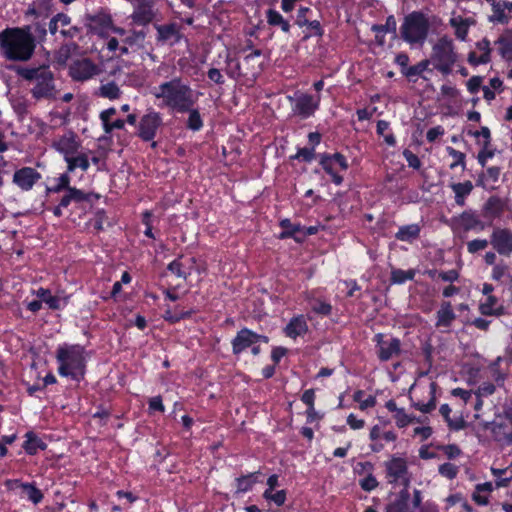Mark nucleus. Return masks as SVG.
Returning a JSON list of instances; mask_svg holds the SVG:
<instances>
[{"label": "nucleus", "mask_w": 512, "mask_h": 512, "mask_svg": "<svg viewBox=\"0 0 512 512\" xmlns=\"http://www.w3.org/2000/svg\"><path fill=\"white\" fill-rule=\"evenodd\" d=\"M154 0H138L132 14V19L135 23L145 25L154 19Z\"/></svg>", "instance_id": "nucleus-17"}, {"label": "nucleus", "mask_w": 512, "mask_h": 512, "mask_svg": "<svg viewBox=\"0 0 512 512\" xmlns=\"http://www.w3.org/2000/svg\"><path fill=\"white\" fill-rule=\"evenodd\" d=\"M419 234L420 226L418 224H410L400 227L395 237L400 241L412 242L419 237Z\"/></svg>", "instance_id": "nucleus-31"}, {"label": "nucleus", "mask_w": 512, "mask_h": 512, "mask_svg": "<svg viewBox=\"0 0 512 512\" xmlns=\"http://www.w3.org/2000/svg\"><path fill=\"white\" fill-rule=\"evenodd\" d=\"M319 105V100L310 95H301L296 99L294 112L303 118L311 116Z\"/></svg>", "instance_id": "nucleus-20"}, {"label": "nucleus", "mask_w": 512, "mask_h": 512, "mask_svg": "<svg viewBox=\"0 0 512 512\" xmlns=\"http://www.w3.org/2000/svg\"><path fill=\"white\" fill-rule=\"evenodd\" d=\"M157 40L173 45L180 39V31L176 24L157 25Z\"/></svg>", "instance_id": "nucleus-24"}, {"label": "nucleus", "mask_w": 512, "mask_h": 512, "mask_svg": "<svg viewBox=\"0 0 512 512\" xmlns=\"http://www.w3.org/2000/svg\"><path fill=\"white\" fill-rule=\"evenodd\" d=\"M97 95L103 98H107L109 100H115L120 98L121 90L115 82L111 81L102 84L98 88Z\"/></svg>", "instance_id": "nucleus-32"}, {"label": "nucleus", "mask_w": 512, "mask_h": 512, "mask_svg": "<svg viewBox=\"0 0 512 512\" xmlns=\"http://www.w3.org/2000/svg\"><path fill=\"white\" fill-rule=\"evenodd\" d=\"M430 29L428 18L421 12L408 14L401 24V38L410 46H423Z\"/></svg>", "instance_id": "nucleus-4"}, {"label": "nucleus", "mask_w": 512, "mask_h": 512, "mask_svg": "<svg viewBox=\"0 0 512 512\" xmlns=\"http://www.w3.org/2000/svg\"><path fill=\"white\" fill-rule=\"evenodd\" d=\"M439 411L440 414L444 417L450 429L458 431L465 427V421L462 418L452 419L450 417L451 408L449 407L448 404L441 405Z\"/></svg>", "instance_id": "nucleus-35"}, {"label": "nucleus", "mask_w": 512, "mask_h": 512, "mask_svg": "<svg viewBox=\"0 0 512 512\" xmlns=\"http://www.w3.org/2000/svg\"><path fill=\"white\" fill-rule=\"evenodd\" d=\"M163 119L159 112L149 110L138 123V136L143 141H152L158 129L162 126Z\"/></svg>", "instance_id": "nucleus-8"}, {"label": "nucleus", "mask_w": 512, "mask_h": 512, "mask_svg": "<svg viewBox=\"0 0 512 512\" xmlns=\"http://www.w3.org/2000/svg\"><path fill=\"white\" fill-rule=\"evenodd\" d=\"M359 485L364 491L370 492L377 488L378 481L372 474H368L366 477L359 481Z\"/></svg>", "instance_id": "nucleus-55"}, {"label": "nucleus", "mask_w": 512, "mask_h": 512, "mask_svg": "<svg viewBox=\"0 0 512 512\" xmlns=\"http://www.w3.org/2000/svg\"><path fill=\"white\" fill-rule=\"evenodd\" d=\"M501 57L506 61H512V37L502 35L496 41Z\"/></svg>", "instance_id": "nucleus-34"}, {"label": "nucleus", "mask_w": 512, "mask_h": 512, "mask_svg": "<svg viewBox=\"0 0 512 512\" xmlns=\"http://www.w3.org/2000/svg\"><path fill=\"white\" fill-rule=\"evenodd\" d=\"M500 170L497 167H489L486 173L479 177L477 185L486 188V181L492 180L493 182L498 181Z\"/></svg>", "instance_id": "nucleus-48"}, {"label": "nucleus", "mask_w": 512, "mask_h": 512, "mask_svg": "<svg viewBox=\"0 0 512 512\" xmlns=\"http://www.w3.org/2000/svg\"><path fill=\"white\" fill-rule=\"evenodd\" d=\"M6 486L11 490L20 488L25 496L34 504L40 503L43 499L42 492L32 484L21 483L19 480H8Z\"/></svg>", "instance_id": "nucleus-21"}, {"label": "nucleus", "mask_w": 512, "mask_h": 512, "mask_svg": "<svg viewBox=\"0 0 512 512\" xmlns=\"http://www.w3.org/2000/svg\"><path fill=\"white\" fill-rule=\"evenodd\" d=\"M308 331V325L303 316H297L290 320L285 328V333L290 338L304 335Z\"/></svg>", "instance_id": "nucleus-26"}, {"label": "nucleus", "mask_w": 512, "mask_h": 512, "mask_svg": "<svg viewBox=\"0 0 512 512\" xmlns=\"http://www.w3.org/2000/svg\"><path fill=\"white\" fill-rule=\"evenodd\" d=\"M114 34L115 36L107 37L106 48L116 58L128 55L131 50L139 47L145 38L141 31H127L124 28H115Z\"/></svg>", "instance_id": "nucleus-5"}, {"label": "nucleus", "mask_w": 512, "mask_h": 512, "mask_svg": "<svg viewBox=\"0 0 512 512\" xmlns=\"http://www.w3.org/2000/svg\"><path fill=\"white\" fill-rule=\"evenodd\" d=\"M489 242L486 239H474L467 243V250L469 253L474 254L478 251L487 248Z\"/></svg>", "instance_id": "nucleus-54"}, {"label": "nucleus", "mask_w": 512, "mask_h": 512, "mask_svg": "<svg viewBox=\"0 0 512 512\" xmlns=\"http://www.w3.org/2000/svg\"><path fill=\"white\" fill-rule=\"evenodd\" d=\"M320 164L329 175L336 173L335 164L329 154L321 155Z\"/></svg>", "instance_id": "nucleus-58"}, {"label": "nucleus", "mask_w": 512, "mask_h": 512, "mask_svg": "<svg viewBox=\"0 0 512 512\" xmlns=\"http://www.w3.org/2000/svg\"><path fill=\"white\" fill-rule=\"evenodd\" d=\"M41 178V174L32 167H23L15 171L13 183L23 191H29Z\"/></svg>", "instance_id": "nucleus-15"}, {"label": "nucleus", "mask_w": 512, "mask_h": 512, "mask_svg": "<svg viewBox=\"0 0 512 512\" xmlns=\"http://www.w3.org/2000/svg\"><path fill=\"white\" fill-rule=\"evenodd\" d=\"M479 310L483 315H501L503 308L498 305V300L495 296L489 295L485 301L480 303Z\"/></svg>", "instance_id": "nucleus-30"}, {"label": "nucleus", "mask_w": 512, "mask_h": 512, "mask_svg": "<svg viewBox=\"0 0 512 512\" xmlns=\"http://www.w3.org/2000/svg\"><path fill=\"white\" fill-rule=\"evenodd\" d=\"M394 419L397 427L404 428L414 421V417L408 415L403 408H400L395 414Z\"/></svg>", "instance_id": "nucleus-52"}, {"label": "nucleus", "mask_w": 512, "mask_h": 512, "mask_svg": "<svg viewBox=\"0 0 512 512\" xmlns=\"http://www.w3.org/2000/svg\"><path fill=\"white\" fill-rule=\"evenodd\" d=\"M99 73V67L88 58L78 59L69 67L70 76L77 81L88 80Z\"/></svg>", "instance_id": "nucleus-10"}, {"label": "nucleus", "mask_w": 512, "mask_h": 512, "mask_svg": "<svg viewBox=\"0 0 512 512\" xmlns=\"http://www.w3.org/2000/svg\"><path fill=\"white\" fill-rule=\"evenodd\" d=\"M151 94L160 101L159 106L179 113L190 110L197 101L195 92L179 77L154 87Z\"/></svg>", "instance_id": "nucleus-1"}, {"label": "nucleus", "mask_w": 512, "mask_h": 512, "mask_svg": "<svg viewBox=\"0 0 512 512\" xmlns=\"http://www.w3.org/2000/svg\"><path fill=\"white\" fill-rule=\"evenodd\" d=\"M377 354L381 361H388L400 353V340L397 338L385 339L382 334L375 336Z\"/></svg>", "instance_id": "nucleus-14"}, {"label": "nucleus", "mask_w": 512, "mask_h": 512, "mask_svg": "<svg viewBox=\"0 0 512 512\" xmlns=\"http://www.w3.org/2000/svg\"><path fill=\"white\" fill-rule=\"evenodd\" d=\"M403 155L408 163V165L414 169H419L420 166H421V162H420V159L417 157V155H415L414 153H412L411 151L409 150H405L403 152Z\"/></svg>", "instance_id": "nucleus-63"}, {"label": "nucleus", "mask_w": 512, "mask_h": 512, "mask_svg": "<svg viewBox=\"0 0 512 512\" xmlns=\"http://www.w3.org/2000/svg\"><path fill=\"white\" fill-rule=\"evenodd\" d=\"M281 227L284 229V231L280 234V238H287V237H295L298 233H301L302 226L298 224H293L289 219H284L281 221Z\"/></svg>", "instance_id": "nucleus-44"}, {"label": "nucleus", "mask_w": 512, "mask_h": 512, "mask_svg": "<svg viewBox=\"0 0 512 512\" xmlns=\"http://www.w3.org/2000/svg\"><path fill=\"white\" fill-rule=\"evenodd\" d=\"M455 319L456 314L453 311L451 303L449 301L442 302L438 311L436 312L435 326L437 328L448 329Z\"/></svg>", "instance_id": "nucleus-22"}, {"label": "nucleus", "mask_w": 512, "mask_h": 512, "mask_svg": "<svg viewBox=\"0 0 512 512\" xmlns=\"http://www.w3.org/2000/svg\"><path fill=\"white\" fill-rule=\"evenodd\" d=\"M70 187V177L68 174H62L57 179V184L54 188H52V191L54 192H60L63 189L69 190Z\"/></svg>", "instance_id": "nucleus-59"}, {"label": "nucleus", "mask_w": 512, "mask_h": 512, "mask_svg": "<svg viewBox=\"0 0 512 512\" xmlns=\"http://www.w3.org/2000/svg\"><path fill=\"white\" fill-rule=\"evenodd\" d=\"M409 500L410 494L408 489L403 488L395 495V498L386 505L385 512H411Z\"/></svg>", "instance_id": "nucleus-23"}, {"label": "nucleus", "mask_w": 512, "mask_h": 512, "mask_svg": "<svg viewBox=\"0 0 512 512\" xmlns=\"http://www.w3.org/2000/svg\"><path fill=\"white\" fill-rule=\"evenodd\" d=\"M453 223L457 229L470 231L474 229L482 230L484 225L479 217L472 211H465L458 217L453 218Z\"/></svg>", "instance_id": "nucleus-19"}, {"label": "nucleus", "mask_w": 512, "mask_h": 512, "mask_svg": "<svg viewBox=\"0 0 512 512\" xmlns=\"http://www.w3.org/2000/svg\"><path fill=\"white\" fill-rule=\"evenodd\" d=\"M116 113L114 108H109L100 113V119L103 125V129L106 133H111L114 129H123L125 122L118 119L114 122H110V118Z\"/></svg>", "instance_id": "nucleus-29"}, {"label": "nucleus", "mask_w": 512, "mask_h": 512, "mask_svg": "<svg viewBox=\"0 0 512 512\" xmlns=\"http://www.w3.org/2000/svg\"><path fill=\"white\" fill-rule=\"evenodd\" d=\"M88 21L89 29L105 38L109 37L110 33H114L115 28H118L113 24L111 16L103 12L89 16Z\"/></svg>", "instance_id": "nucleus-12"}, {"label": "nucleus", "mask_w": 512, "mask_h": 512, "mask_svg": "<svg viewBox=\"0 0 512 512\" xmlns=\"http://www.w3.org/2000/svg\"><path fill=\"white\" fill-rule=\"evenodd\" d=\"M429 61L434 68L443 75L450 74L453 66L457 62V54L453 40L447 35L438 38L432 46Z\"/></svg>", "instance_id": "nucleus-6"}, {"label": "nucleus", "mask_w": 512, "mask_h": 512, "mask_svg": "<svg viewBox=\"0 0 512 512\" xmlns=\"http://www.w3.org/2000/svg\"><path fill=\"white\" fill-rule=\"evenodd\" d=\"M46 69L47 68H43V67L34 68V69H25V70L21 71V75L23 78H25L27 80L36 82Z\"/></svg>", "instance_id": "nucleus-56"}, {"label": "nucleus", "mask_w": 512, "mask_h": 512, "mask_svg": "<svg viewBox=\"0 0 512 512\" xmlns=\"http://www.w3.org/2000/svg\"><path fill=\"white\" fill-rule=\"evenodd\" d=\"M435 391H436V385L435 383H431L429 386L428 394L430 396V399L427 403L422 402H415L413 405L416 409L421 411L422 413H429L436 407V401H435Z\"/></svg>", "instance_id": "nucleus-39"}, {"label": "nucleus", "mask_w": 512, "mask_h": 512, "mask_svg": "<svg viewBox=\"0 0 512 512\" xmlns=\"http://www.w3.org/2000/svg\"><path fill=\"white\" fill-rule=\"evenodd\" d=\"M312 310L317 314L329 315L331 313L332 307L329 303L316 301L312 306Z\"/></svg>", "instance_id": "nucleus-60"}, {"label": "nucleus", "mask_w": 512, "mask_h": 512, "mask_svg": "<svg viewBox=\"0 0 512 512\" xmlns=\"http://www.w3.org/2000/svg\"><path fill=\"white\" fill-rule=\"evenodd\" d=\"M36 295L40 298L41 303H46L49 308L55 310L60 308V299L53 296L49 290L40 288L37 290Z\"/></svg>", "instance_id": "nucleus-40"}, {"label": "nucleus", "mask_w": 512, "mask_h": 512, "mask_svg": "<svg viewBox=\"0 0 512 512\" xmlns=\"http://www.w3.org/2000/svg\"><path fill=\"white\" fill-rule=\"evenodd\" d=\"M64 160L67 163L68 172H73L77 168L82 171H87L90 167V157L88 153L80 151V149L77 151V154H72Z\"/></svg>", "instance_id": "nucleus-25"}, {"label": "nucleus", "mask_w": 512, "mask_h": 512, "mask_svg": "<svg viewBox=\"0 0 512 512\" xmlns=\"http://www.w3.org/2000/svg\"><path fill=\"white\" fill-rule=\"evenodd\" d=\"M267 23L271 26H278L280 29L288 33L290 30V24L287 20L283 18V16L276 10L269 9L266 12Z\"/></svg>", "instance_id": "nucleus-33"}, {"label": "nucleus", "mask_w": 512, "mask_h": 512, "mask_svg": "<svg viewBox=\"0 0 512 512\" xmlns=\"http://www.w3.org/2000/svg\"><path fill=\"white\" fill-rule=\"evenodd\" d=\"M415 276V271L410 270H401V269H393L391 271V281L394 284H402L407 280H412Z\"/></svg>", "instance_id": "nucleus-43"}, {"label": "nucleus", "mask_w": 512, "mask_h": 512, "mask_svg": "<svg viewBox=\"0 0 512 512\" xmlns=\"http://www.w3.org/2000/svg\"><path fill=\"white\" fill-rule=\"evenodd\" d=\"M259 472L251 473L236 479V490L238 493H245L252 489L257 481Z\"/></svg>", "instance_id": "nucleus-38"}, {"label": "nucleus", "mask_w": 512, "mask_h": 512, "mask_svg": "<svg viewBox=\"0 0 512 512\" xmlns=\"http://www.w3.org/2000/svg\"><path fill=\"white\" fill-rule=\"evenodd\" d=\"M490 243L500 255L509 257L512 254V231L506 228H495L492 231Z\"/></svg>", "instance_id": "nucleus-11"}, {"label": "nucleus", "mask_w": 512, "mask_h": 512, "mask_svg": "<svg viewBox=\"0 0 512 512\" xmlns=\"http://www.w3.org/2000/svg\"><path fill=\"white\" fill-rule=\"evenodd\" d=\"M476 21L472 17H463L455 11L451 13L449 25L454 29L456 38L460 41H465L470 27L474 26Z\"/></svg>", "instance_id": "nucleus-16"}, {"label": "nucleus", "mask_w": 512, "mask_h": 512, "mask_svg": "<svg viewBox=\"0 0 512 512\" xmlns=\"http://www.w3.org/2000/svg\"><path fill=\"white\" fill-rule=\"evenodd\" d=\"M507 266L503 263L494 265L491 273V278L495 281H500L506 274Z\"/></svg>", "instance_id": "nucleus-64"}, {"label": "nucleus", "mask_w": 512, "mask_h": 512, "mask_svg": "<svg viewBox=\"0 0 512 512\" xmlns=\"http://www.w3.org/2000/svg\"><path fill=\"white\" fill-rule=\"evenodd\" d=\"M386 479L389 484L402 485L403 488H408L411 477L408 472L407 462L401 457H392L389 461L385 462Z\"/></svg>", "instance_id": "nucleus-7"}, {"label": "nucleus", "mask_w": 512, "mask_h": 512, "mask_svg": "<svg viewBox=\"0 0 512 512\" xmlns=\"http://www.w3.org/2000/svg\"><path fill=\"white\" fill-rule=\"evenodd\" d=\"M52 147L66 159L72 154H77V151L81 148V142L74 132L68 131L61 136L55 137Z\"/></svg>", "instance_id": "nucleus-9"}, {"label": "nucleus", "mask_w": 512, "mask_h": 512, "mask_svg": "<svg viewBox=\"0 0 512 512\" xmlns=\"http://www.w3.org/2000/svg\"><path fill=\"white\" fill-rule=\"evenodd\" d=\"M450 188L455 194V202L458 206L465 205V199L469 196L474 188L471 181L451 183Z\"/></svg>", "instance_id": "nucleus-27"}, {"label": "nucleus", "mask_w": 512, "mask_h": 512, "mask_svg": "<svg viewBox=\"0 0 512 512\" xmlns=\"http://www.w3.org/2000/svg\"><path fill=\"white\" fill-rule=\"evenodd\" d=\"M58 373L79 381L84 376V348L80 345H61L57 348Z\"/></svg>", "instance_id": "nucleus-3"}, {"label": "nucleus", "mask_w": 512, "mask_h": 512, "mask_svg": "<svg viewBox=\"0 0 512 512\" xmlns=\"http://www.w3.org/2000/svg\"><path fill=\"white\" fill-rule=\"evenodd\" d=\"M476 50L479 52L480 62H485L486 64L491 61V45L490 41L487 38H483L478 41L476 44Z\"/></svg>", "instance_id": "nucleus-41"}, {"label": "nucleus", "mask_w": 512, "mask_h": 512, "mask_svg": "<svg viewBox=\"0 0 512 512\" xmlns=\"http://www.w3.org/2000/svg\"><path fill=\"white\" fill-rule=\"evenodd\" d=\"M476 138L482 137L483 141L479 142L483 148H489L491 142V133L488 127H482L480 131L472 133Z\"/></svg>", "instance_id": "nucleus-57"}, {"label": "nucleus", "mask_w": 512, "mask_h": 512, "mask_svg": "<svg viewBox=\"0 0 512 512\" xmlns=\"http://www.w3.org/2000/svg\"><path fill=\"white\" fill-rule=\"evenodd\" d=\"M27 440L24 443V449L29 454H35L39 448L43 449L41 440L31 433L26 434Z\"/></svg>", "instance_id": "nucleus-46"}, {"label": "nucleus", "mask_w": 512, "mask_h": 512, "mask_svg": "<svg viewBox=\"0 0 512 512\" xmlns=\"http://www.w3.org/2000/svg\"><path fill=\"white\" fill-rule=\"evenodd\" d=\"M458 471V467L449 462L440 465L438 468L439 474L447 479H454L457 476Z\"/></svg>", "instance_id": "nucleus-53"}, {"label": "nucleus", "mask_w": 512, "mask_h": 512, "mask_svg": "<svg viewBox=\"0 0 512 512\" xmlns=\"http://www.w3.org/2000/svg\"><path fill=\"white\" fill-rule=\"evenodd\" d=\"M372 31L375 33H396V20L394 16H389L386 19V23L384 25H373Z\"/></svg>", "instance_id": "nucleus-47"}, {"label": "nucleus", "mask_w": 512, "mask_h": 512, "mask_svg": "<svg viewBox=\"0 0 512 512\" xmlns=\"http://www.w3.org/2000/svg\"><path fill=\"white\" fill-rule=\"evenodd\" d=\"M492 8V14L488 17L489 22L508 24L511 16L505 12L504 4L501 1L492 0L488 2Z\"/></svg>", "instance_id": "nucleus-28"}, {"label": "nucleus", "mask_w": 512, "mask_h": 512, "mask_svg": "<svg viewBox=\"0 0 512 512\" xmlns=\"http://www.w3.org/2000/svg\"><path fill=\"white\" fill-rule=\"evenodd\" d=\"M35 46V39L30 26L6 28L0 32V50L8 60H29L33 55Z\"/></svg>", "instance_id": "nucleus-2"}, {"label": "nucleus", "mask_w": 512, "mask_h": 512, "mask_svg": "<svg viewBox=\"0 0 512 512\" xmlns=\"http://www.w3.org/2000/svg\"><path fill=\"white\" fill-rule=\"evenodd\" d=\"M168 270L175 274L178 278L186 279L190 274L180 260H174L168 265Z\"/></svg>", "instance_id": "nucleus-51"}, {"label": "nucleus", "mask_w": 512, "mask_h": 512, "mask_svg": "<svg viewBox=\"0 0 512 512\" xmlns=\"http://www.w3.org/2000/svg\"><path fill=\"white\" fill-rule=\"evenodd\" d=\"M187 112H189V117L187 121L188 128L194 131L200 130L201 127L203 126V122L199 112L192 108H190V110H188Z\"/></svg>", "instance_id": "nucleus-49"}, {"label": "nucleus", "mask_w": 512, "mask_h": 512, "mask_svg": "<svg viewBox=\"0 0 512 512\" xmlns=\"http://www.w3.org/2000/svg\"><path fill=\"white\" fill-rule=\"evenodd\" d=\"M54 85L52 73L46 69L40 78L36 81L32 89L33 96L36 98L51 97L53 95Z\"/></svg>", "instance_id": "nucleus-18"}, {"label": "nucleus", "mask_w": 512, "mask_h": 512, "mask_svg": "<svg viewBox=\"0 0 512 512\" xmlns=\"http://www.w3.org/2000/svg\"><path fill=\"white\" fill-rule=\"evenodd\" d=\"M446 151L448 152V154L453 158V162L450 164V168L451 169H454L455 167H457L458 165L462 166L463 168H465V154L463 152H460L456 149H454L453 147H450L448 146L446 148Z\"/></svg>", "instance_id": "nucleus-50"}, {"label": "nucleus", "mask_w": 512, "mask_h": 512, "mask_svg": "<svg viewBox=\"0 0 512 512\" xmlns=\"http://www.w3.org/2000/svg\"><path fill=\"white\" fill-rule=\"evenodd\" d=\"M484 212L489 217H499L503 212L502 200L495 196L490 197L484 205Z\"/></svg>", "instance_id": "nucleus-37"}, {"label": "nucleus", "mask_w": 512, "mask_h": 512, "mask_svg": "<svg viewBox=\"0 0 512 512\" xmlns=\"http://www.w3.org/2000/svg\"><path fill=\"white\" fill-rule=\"evenodd\" d=\"M260 341L267 343L268 338L266 336L258 335L249 329H242L237 333L236 337L232 341L233 353L240 354Z\"/></svg>", "instance_id": "nucleus-13"}, {"label": "nucleus", "mask_w": 512, "mask_h": 512, "mask_svg": "<svg viewBox=\"0 0 512 512\" xmlns=\"http://www.w3.org/2000/svg\"><path fill=\"white\" fill-rule=\"evenodd\" d=\"M88 195L85 194L82 190L77 188H69L67 194L62 197L60 201V206L67 207L72 201L74 202H83L88 200Z\"/></svg>", "instance_id": "nucleus-36"}, {"label": "nucleus", "mask_w": 512, "mask_h": 512, "mask_svg": "<svg viewBox=\"0 0 512 512\" xmlns=\"http://www.w3.org/2000/svg\"><path fill=\"white\" fill-rule=\"evenodd\" d=\"M438 278L441 279L444 282H450L453 283L454 281H457L459 278V273L455 269H451L448 271H441L438 273Z\"/></svg>", "instance_id": "nucleus-61"}, {"label": "nucleus", "mask_w": 512, "mask_h": 512, "mask_svg": "<svg viewBox=\"0 0 512 512\" xmlns=\"http://www.w3.org/2000/svg\"><path fill=\"white\" fill-rule=\"evenodd\" d=\"M430 64V61L429 59L427 60H422L420 62H418L417 64L413 65V66H410L408 68H406V70H403L402 73L406 76V77H415V76H419L421 75L424 71H426L428 69V66Z\"/></svg>", "instance_id": "nucleus-45"}, {"label": "nucleus", "mask_w": 512, "mask_h": 512, "mask_svg": "<svg viewBox=\"0 0 512 512\" xmlns=\"http://www.w3.org/2000/svg\"><path fill=\"white\" fill-rule=\"evenodd\" d=\"M483 78L481 76H473L467 81V89L471 94L479 91L482 85Z\"/></svg>", "instance_id": "nucleus-62"}, {"label": "nucleus", "mask_w": 512, "mask_h": 512, "mask_svg": "<svg viewBox=\"0 0 512 512\" xmlns=\"http://www.w3.org/2000/svg\"><path fill=\"white\" fill-rule=\"evenodd\" d=\"M364 394V391L357 390L353 395L354 401L359 403V409L362 411L376 405V398L374 396L369 395L368 397L364 398Z\"/></svg>", "instance_id": "nucleus-42"}]
</instances>
